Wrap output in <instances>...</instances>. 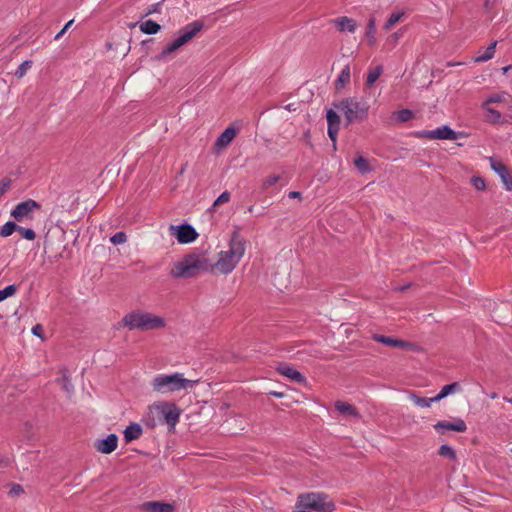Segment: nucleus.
I'll use <instances>...</instances> for the list:
<instances>
[{
    "mask_svg": "<svg viewBox=\"0 0 512 512\" xmlns=\"http://www.w3.org/2000/svg\"><path fill=\"white\" fill-rule=\"evenodd\" d=\"M351 79V69L349 65H345L342 70L340 71L336 81H335V88L336 90L343 89Z\"/></svg>",
    "mask_w": 512,
    "mask_h": 512,
    "instance_id": "nucleus-22",
    "label": "nucleus"
},
{
    "mask_svg": "<svg viewBox=\"0 0 512 512\" xmlns=\"http://www.w3.org/2000/svg\"><path fill=\"white\" fill-rule=\"evenodd\" d=\"M11 179L3 178L0 180V198L10 189Z\"/></svg>",
    "mask_w": 512,
    "mask_h": 512,
    "instance_id": "nucleus-45",
    "label": "nucleus"
},
{
    "mask_svg": "<svg viewBox=\"0 0 512 512\" xmlns=\"http://www.w3.org/2000/svg\"><path fill=\"white\" fill-rule=\"evenodd\" d=\"M504 400H505V401H507L508 403H511V404H512V398L504 397Z\"/></svg>",
    "mask_w": 512,
    "mask_h": 512,
    "instance_id": "nucleus-54",
    "label": "nucleus"
},
{
    "mask_svg": "<svg viewBox=\"0 0 512 512\" xmlns=\"http://www.w3.org/2000/svg\"><path fill=\"white\" fill-rule=\"evenodd\" d=\"M299 196H300V193L296 192V191H293V192L289 193V197H291V198H296V197H299Z\"/></svg>",
    "mask_w": 512,
    "mask_h": 512,
    "instance_id": "nucleus-52",
    "label": "nucleus"
},
{
    "mask_svg": "<svg viewBox=\"0 0 512 512\" xmlns=\"http://www.w3.org/2000/svg\"><path fill=\"white\" fill-rule=\"evenodd\" d=\"M37 328H38V327H35V328H33V330H32L34 335H37V333H38Z\"/></svg>",
    "mask_w": 512,
    "mask_h": 512,
    "instance_id": "nucleus-55",
    "label": "nucleus"
},
{
    "mask_svg": "<svg viewBox=\"0 0 512 512\" xmlns=\"http://www.w3.org/2000/svg\"><path fill=\"white\" fill-rule=\"evenodd\" d=\"M375 28V20L372 18L367 24V29L364 36V39L367 41L369 46H374L376 44Z\"/></svg>",
    "mask_w": 512,
    "mask_h": 512,
    "instance_id": "nucleus-29",
    "label": "nucleus"
},
{
    "mask_svg": "<svg viewBox=\"0 0 512 512\" xmlns=\"http://www.w3.org/2000/svg\"><path fill=\"white\" fill-rule=\"evenodd\" d=\"M203 28L200 21H194L179 30L174 38L169 41L158 55V59L164 60L177 52L181 47L190 42Z\"/></svg>",
    "mask_w": 512,
    "mask_h": 512,
    "instance_id": "nucleus-5",
    "label": "nucleus"
},
{
    "mask_svg": "<svg viewBox=\"0 0 512 512\" xmlns=\"http://www.w3.org/2000/svg\"><path fill=\"white\" fill-rule=\"evenodd\" d=\"M462 391V385L460 382H452L450 384L444 385L439 393L434 396V400L437 402L445 399L450 395H454L456 393H460Z\"/></svg>",
    "mask_w": 512,
    "mask_h": 512,
    "instance_id": "nucleus-20",
    "label": "nucleus"
},
{
    "mask_svg": "<svg viewBox=\"0 0 512 512\" xmlns=\"http://www.w3.org/2000/svg\"><path fill=\"white\" fill-rule=\"evenodd\" d=\"M490 397H491L492 399H495V398H497V394H496V393H492V394L490 395Z\"/></svg>",
    "mask_w": 512,
    "mask_h": 512,
    "instance_id": "nucleus-57",
    "label": "nucleus"
},
{
    "mask_svg": "<svg viewBox=\"0 0 512 512\" xmlns=\"http://www.w3.org/2000/svg\"><path fill=\"white\" fill-rule=\"evenodd\" d=\"M298 507L308 508L315 512H333L335 510L334 501L326 494L305 493L298 496Z\"/></svg>",
    "mask_w": 512,
    "mask_h": 512,
    "instance_id": "nucleus-7",
    "label": "nucleus"
},
{
    "mask_svg": "<svg viewBox=\"0 0 512 512\" xmlns=\"http://www.w3.org/2000/svg\"><path fill=\"white\" fill-rule=\"evenodd\" d=\"M307 510H309V509L308 508H300V507H298V501L296 502L295 512H309Z\"/></svg>",
    "mask_w": 512,
    "mask_h": 512,
    "instance_id": "nucleus-49",
    "label": "nucleus"
},
{
    "mask_svg": "<svg viewBox=\"0 0 512 512\" xmlns=\"http://www.w3.org/2000/svg\"><path fill=\"white\" fill-rule=\"evenodd\" d=\"M141 509L147 512H173L174 506L170 503L149 501L143 503Z\"/></svg>",
    "mask_w": 512,
    "mask_h": 512,
    "instance_id": "nucleus-19",
    "label": "nucleus"
},
{
    "mask_svg": "<svg viewBox=\"0 0 512 512\" xmlns=\"http://www.w3.org/2000/svg\"><path fill=\"white\" fill-rule=\"evenodd\" d=\"M408 397L416 406L421 407V408H430L432 403L437 402L436 400H434V397H432V398L420 397L412 392H410L408 394Z\"/></svg>",
    "mask_w": 512,
    "mask_h": 512,
    "instance_id": "nucleus-26",
    "label": "nucleus"
},
{
    "mask_svg": "<svg viewBox=\"0 0 512 512\" xmlns=\"http://www.w3.org/2000/svg\"><path fill=\"white\" fill-rule=\"evenodd\" d=\"M396 347L406 349V350L416 351V352L421 350V348L418 345L408 342V341H403L400 339H398Z\"/></svg>",
    "mask_w": 512,
    "mask_h": 512,
    "instance_id": "nucleus-39",
    "label": "nucleus"
},
{
    "mask_svg": "<svg viewBox=\"0 0 512 512\" xmlns=\"http://www.w3.org/2000/svg\"><path fill=\"white\" fill-rule=\"evenodd\" d=\"M422 135L429 139H439V140H457L459 138V133L451 129L447 125H443L437 127L433 130L425 131Z\"/></svg>",
    "mask_w": 512,
    "mask_h": 512,
    "instance_id": "nucleus-12",
    "label": "nucleus"
},
{
    "mask_svg": "<svg viewBox=\"0 0 512 512\" xmlns=\"http://www.w3.org/2000/svg\"><path fill=\"white\" fill-rule=\"evenodd\" d=\"M157 6H158V4H157V5H154V6H153V8H152V9H150V10L148 11V13H147V14H151V13L156 12V11H157Z\"/></svg>",
    "mask_w": 512,
    "mask_h": 512,
    "instance_id": "nucleus-53",
    "label": "nucleus"
},
{
    "mask_svg": "<svg viewBox=\"0 0 512 512\" xmlns=\"http://www.w3.org/2000/svg\"><path fill=\"white\" fill-rule=\"evenodd\" d=\"M17 231H19L22 236L27 240H34L36 237L35 232L30 228H23L18 226Z\"/></svg>",
    "mask_w": 512,
    "mask_h": 512,
    "instance_id": "nucleus-43",
    "label": "nucleus"
},
{
    "mask_svg": "<svg viewBox=\"0 0 512 512\" xmlns=\"http://www.w3.org/2000/svg\"><path fill=\"white\" fill-rule=\"evenodd\" d=\"M401 37V34L399 32H395L391 35L390 39L393 41V42H397L399 40V38Z\"/></svg>",
    "mask_w": 512,
    "mask_h": 512,
    "instance_id": "nucleus-47",
    "label": "nucleus"
},
{
    "mask_svg": "<svg viewBox=\"0 0 512 512\" xmlns=\"http://www.w3.org/2000/svg\"><path fill=\"white\" fill-rule=\"evenodd\" d=\"M63 382H64V387L67 391H70L71 390V386L69 385L68 383V379L66 377L63 378Z\"/></svg>",
    "mask_w": 512,
    "mask_h": 512,
    "instance_id": "nucleus-50",
    "label": "nucleus"
},
{
    "mask_svg": "<svg viewBox=\"0 0 512 512\" xmlns=\"http://www.w3.org/2000/svg\"><path fill=\"white\" fill-rule=\"evenodd\" d=\"M37 328H38V327H35V328H33V330H32L34 335H37V333H38Z\"/></svg>",
    "mask_w": 512,
    "mask_h": 512,
    "instance_id": "nucleus-56",
    "label": "nucleus"
},
{
    "mask_svg": "<svg viewBox=\"0 0 512 512\" xmlns=\"http://www.w3.org/2000/svg\"><path fill=\"white\" fill-rule=\"evenodd\" d=\"M110 241L114 245L124 244L127 241V236L124 232H117L110 238Z\"/></svg>",
    "mask_w": 512,
    "mask_h": 512,
    "instance_id": "nucleus-41",
    "label": "nucleus"
},
{
    "mask_svg": "<svg viewBox=\"0 0 512 512\" xmlns=\"http://www.w3.org/2000/svg\"><path fill=\"white\" fill-rule=\"evenodd\" d=\"M247 242L238 232H233L227 248L217 254V260L211 261L210 273L230 274L246 253Z\"/></svg>",
    "mask_w": 512,
    "mask_h": 512,
    "instance_id": "nucleus-1",
    "label": "nucleus"
},
{
    "mask_svg": "<svg viewBox=\"0 0 512 512\" xmlns=\"http://www.w3.org/2000/svg\"><path fill=\"white\" fill-rule=\"evenodd\" d=\"M230 198H231L230 193L228 191H224L214 201L213 206H219L221 204L227 203L230 201Z\"/></svg>",
    "mask_w": 512,
    "mask_h": 512,
    "instance_id": "nucleus-44",
    "label": "nucleus"
},
{
    "mask_svg": "<svg viewBox=\"0 0 512 512\" xmlns=\"http://www.w3.org/2000/svg\"><path fill=\"white\" fill-rule=\"evenodd\" d=\"M124 439L127 443L138 439L142 434V428L137 423H131L124 430Z\"/></svg>",
    "mask_w": 512,
    "mask_h": 512,
    "instance_id": "nucleus-23",
    "label": "nucleus"
},
{
    "mask_svg": "<svg viewBox=\"0 0 512 512\" xmlns=\"http://www.w3.org/2000/svg\"><path fill=\"white\" fill-rule=\"evenodd\" d=\"M276 370L282 376L290 379L293 382H296L299 384L307 383L306 377L292 365H289L287 363H281L277 366Z\"/></svg>",
    "mask_w": 512,
    "mask_h": 512,
    "instance_id": "nucleus-14",
    "label": "nucleus"
},
{
    "mask_svg": "<svg viewBox=\"0 0 512 512\" xmlns=\"http://www.w3.org/2000/svg\"><path fill=\"white\" fill-rule=\"evenodd\" d=\"M39 209L40 205L35 200L28 199L17 204L15 208L11 211V216L17 222H24L27 220H31L33 218L34 212Z\"/></svg>",
    "mask_w": 512,
    "mask_h": 512,
    "instance_id": "nucleus-10",
    "label": "nucleus"
},
{
    "mask_svg": "<svg viewBox=\"0 0 512 512\" xmlns=\"http://www.w3.org/2000/svg\"><path fill=\"white\" fill-rule=\"evenodd\" d=\"M334 106L345 116L348 123L366 119L369 113V106L354 97L343 99Z\"/></svg>",
    "mask_w": 512,
    "mask_h": 512,
    "instance_id": "nucleus-8",
    "label": "nucleus"
},
{
    "mask_svg": "<svg viewBox=\"0 0 512 512\" xmlns=\"http://www.w3.org/2000/svg\"><path fill=\"white\" fill-rule=\"evenodd\" d=\"M140 31L147 35H154L161 29L160 25L153 20L142 22L139 26Z\"/></svg>",
    "mask_w": 512,
    "mask_h": 512,
    "instance_id": "nucleus-28",
    "label": "nucleus"
},
{
    "mask_svg": "<svg viewBox=\"0 0 512 512\" xmlns=\"http://www.w3.org/2000/svg\"><path fill=\"white\" fill-rule=\"evenodd\" d=\"M373 340L379 342V343H382L384 345H387V346H392V347H396L397 346V342H398V339L396 338H392V337H388V336H384V335H379V334H375L372 336Z\"/></svg>",
    "mask_w": 512,
    "mask_h": 512,
    "instance_id": "nucleus-33",
    "label": "nucleus"
},
{
    "mask_svg": "<svg viewBox=\"0 0 512 512\" xmlns=\"http://www.w3.org/2000/svg\"><path fill=\"white\" fill-rule=\"evenodd\" d=\"M94 447L99 453L110 454L118 447V436L112 433L105 438L96 439Z\"/></svg>",
    "mask_w": 512,
    "mask_h": 512,
    "instance_id": "nucleus-13",
    "label": "nucleus"
},
{
    "mask_svg": "<svg viewBox=\"0 0 512 512\" xmlns=\"http://www.w3.org/2000/svg\"><path fill=\"white\" fill-rule=\"evenodd\" d=\"M32 65L33 62L31 60L23 61L15 71L16 77L19 79L23 78L28 72V70L32 67Z\"/></svg>",
    "mask_w": 512,
    "mask_h": 512,
    "instance_id": "nucleus-35",
    "label": "nucleus"
},
{
    "mask_svg": "<svg viewBox=\"0 0 512 512\" xmlns=\"http://www.w3.org/2000/svg\"><path fill=\"white\" fill-rule=\"evenodd\" d=\"M269 394L274 396V397H277V398H283L284 397V393H282V392L271 391Z\"/></svg>",
    "mask_w": 512,
    "mask_h": 512,
    "instance_id": "nucleus-48",
    "label": "nucleus"
},
{
    "mask_svg": "<svg viewBox=\"0 0 512 512\" xmlns=\"http://www.w3.org/2000/svg\"><path fill=\"white\" fill-rule=\"evenodd\" d=\"M497 42H492L483 52L479 51V54L475 57V62H486L493 58L495 53Z\"/></svg>",
    "mask_w": 512,
    "mask_h": 512,
    "instance_id": "nucleus-27",
    "label": "nucleus"
},
{
    "mask_svg": "<svg viewBox=\"0 0 512 512\" xmlns=\"http://www.w3.org/2000/svg\"><path fill=\"white\" fill-rule=\"evenodd\" d=\"M147 413L153 419H162L169 427L174 428L179 422L181 409L171 401H156L148 406Z\"/></svg>",
    "mask_w": 512,
    "mask_h": 512,
    "instance_id": "nucleus-6",
    "label": "nucleus"
},
{
    "mask_svg": "<svg viewBox=\"0 0 512 512\" xmlns=\"http://www.w3.org/2000/svg\"><path fill=\"white\" fill-rule=\"evenodd\" d=\"M122 322L130 330H155L166 326L164 317L144 310H134L127 313Z\"/></svg>",
    "mask_w": 512,
    "mask_h": 512,
    "instance_id": "nucleus-4",
    "label": "nucleus"
},
{
    "mask_svg": "<svg viewBox=\"0 0 512 512\" xmlns=\"http://www.w3.org/2000/svg\"><path fill=\"white\" fill-rule=\"evenodd\" d=\"M279 180H280L279 175H276V174L269 175L263 180V187L268 188V187L274 186Z\"/></svg>",
    "mask_w": 512,
    "mask_h": 512,
    "instance_id": "nucleus-42",
    "label": "nucleus"
},
{
    "mask_svg": "<svg viewBox=\"0 0 512 512\" xmlns=\"http://www.w3.org/2000/svg\"><path fill=\"white\" fill-rule=\"evenodd\" d=\"M383 73V67L381 65H377L375 67H371L368 70L365 85L367 88H371L374 83L378 80V78Z\"/></svg>",
    "mask_w": 512,
    "mask_h": 512,
    "instance_id": "nucleus-25",
    "label": "nucleus"
},
{
    "mask_svg": "<svg viewBox=\"0 0 512 512\" xmlns=\"http://www.w3.org/2000/svg\"><path fill=\"white\" fill-rule=\"evenodd\" d=\"M236 129L233 127H227L215 142V148L220 151L225 149L235 138Z\"/></svg>",
    "mask_w": 512,
    "mask_h": 512,
    "instance_id": "nucleus-18",
    "label": "nucleus"
},
{
    "mask_svg": "<svg viewBox=\"0 0 512 512\" xmlns=\"http://www.w3.org/2000/svg\"><path fill=\"white\" fill-rule=\"evenodd\" d=\"M327 121H328V135L333 142V145H336V138L339 131L340 126V118L336 111L330 109L327 111Z\"/></svg>",
    "mask_w": 512,
    "mask_h": 512,
    "instance_id": "nucleus-17",
    "label": "nucleus"
},
{
    "mask_svg": "<svg viewBox=\"0 0 512 512\" xmlns=\"http://www.w3.org/2000/svg\"><path fill=\"white\" fill-rule=\"evenodd\" d=\"M482 108L484 109V112H485L484 116H485L486 121L493 123V124H497L502 121L501 113L498 112L497 110L491 108L489 104L482 103Z\"/></svg>",
    "mask_w": 512,
    "mask_h": 512,
    "instance_id": "nucleus-24",
    "label": "nucleus"
},
{
    "mask_svg": "<svg viewBox=\"0 0 512 512\" xmlns=\"http://www.w3.org/2000/svg\"><path fill=\"white\" fill-rule=\"evenodd\" d=\"M354 165L360 173H368L371 171L368 160L361 155L355 158Z\"/></svg>",
    "mask_w": 512,
    "mask_h": 512,
    "instance_id": "nucleus-31",
    "label": "nucleus"
},
{
    "mask_svg": "<svg viewBox=\"0 0 512 512\" xmlns=\"http://www.w3.org/2000/svg\"><path fill=\"white\" fill-rule=\"evenodd\" d=\"M331 23L340 33H354L358 28L356 20L348 16L337 17Z\"/></svg>",
    "mask_w": 512,
    "mask_h": 512,
    "instance_id": "nucleus-16",
    "label": "nucleus"
},
{
    "mask_svg": "<svg viewBox=\"0 0 512 512\" xmlns=\"http://www.w3.org/2000/svg\"><path fill=\"white\" fill-rule=\"evenodd\" d=\"M335 408L340 414H342L346 417H351V418L359 417V413L356 410V408L347 402L337 401L335 403Z\"/></svg>",
    "mask_w": 512,
    "mask_h": 512,
    "instance_id": "nucleus-21",
    "label": "nucleus"
},
{
    "mask_svg": "<svg viewBox=\"0 0 512 512\" xmlns=\"http://www.w3.org/2000/svg\"><path fill=\"white\" fill-rule=\"evenodd\" d=\"M198 380L184 377L182 373L158 374L150 382L151 389L158 395H169L193 389Z\"/></svg>",
    "mask_w": 512,
    "mask_h": 512,
    "instance_id": "nucleus-3",
    "label": "nucleus"
},
{
    "mask_svg": "<svg viewBox=\"0 0 512 512\" xmlns=\"http://www.w3.org/2000/svg\"><path fill=\"white\" fill-rule=\"evenodd\" d=\"M414 114L409 109H402L396 113V118L400 122H406L413 118Z\"/></svg>",
    "mask_w": 512,
    "mask_h": 512,
    "instance_id": "nucleus-38",
    "label": "nucleus"
},
{
    "mask_svg": "<svg viewBox=\"0 0 512 512\" xmlns=\"http://www.w3.org/2000/svg\"><path fill=\"white\" fill-rule=\"evenodd\" d=\"M508 98L507 93H495L486 98V100L483 102L485 104H492V103H502L505 102Z\"/></svg>",
    "mask_w": 512,
    "mask_h": 512,
    "instance_id": "nucleus-34",
    "label": "nucleus"
},
{
    "mask_svg": "<svg viewBox=\"0 0 512 512\" xmlns=\"http://www.w3.org/2000/svg\"><path fill=\"white\" fill-rule=\"evenodd\" d=\"M434 429L440 433L445 434L448 431L465 432L467 425L462 418H454L452 421H439L434 425Z\"/></svg>",
    "mask_w": 512,
    "mask_h": 512,
    "instance_id": "nucleus-11",
    "label": "nucleus"
},
{
    "mask_svg": "<svg viewBox=\"0 0 512 512\" xmlns=\"http://www.w3.org/2000/svg\"><path fill=\"white\" fill-rule=\"evenodd\" d=\"M471 184L477 191H484L486 189L485 180L480 176H473L471 178Z\"/></svg>",
    "mask_w": 512,
    "mask_h": 512,
    "instance_id": "nucleus-40",
    "label": "nucleus"
},
{
    "mask_svg": "<svg viewBox=\"0 0 512 512\" xmlns=\"http://www.w3.org/2000/svg\"><path fill=\"white\" fill-rule=\"evenodd\" d=\"M404 13L401 11H394L390 14L389 18L386 20L383 28L386 31H389L395 24H397L400 19L403 17Z\"/></svg>",
    "mask_w": 512,
    "mask_h": 512,
    "instance_id": "nucleus-30",
    "label": "nucleus"
},
{
    "mask_svg": "<svg viewBox=\"0 0 512 512\" xmlns=\"http://www.w3.org/2000/svg\"><path fill=\"white\" fill-rule=\"evenodd\" d=\"M73 22V20L68 21L61 29V31L56 34L55 39L58 40L59 38H61L64 35V33L70 28Z\"/></svg>",
    "mask_w": 512,
    "mask_h": 512,
    "instance_id": "nucleus-46",
    "label": "nucleus"
},
{
    "mask_svg": "<svg viewBox=\"0 0 512 512\" xmlns=\"http://www.w3.org/2000/svg\"><path fill=\"white\" fill-rule=\"evenodd\" d=\"M491 168L498 174L507 191H512V175L509 173L507 167L499 161L491 160Z\"/></svg>",
    "mask_w": 512,
    "mask_h": 512,
    "instance_id": "nucleus-15",
    "label": "nucleus"
},
{
    "mask_svg": "<svg viewBox=\"0 0 512 512\" xmlns=\"http://www.w3.org/2000/svg\"><path fill=\"white\" fill-rule=\"evenodd\" d=\"M169 234L176 239L179 244L186 245L194 242L199 234L196 229L187 223L179 225H170Z\"/></svg>",
    "mask_w": 512,
    "mask_h": 512,
    "instance_id": "nucleus-9",
    "label": "nucleus"
},
{
    "mask_svg": "<svg viewBox=\"0 0 512 512\" xmlns=\"http://www.w3.org/2000/svg\"><path fill=\"white\" fill-rule=\"evenodd\" d=\"M12 492H14L16 494L21 493L22 492L21 486H19V485L14 486L12 489Z\"/></svg>",
    "mask_w": 512,
    "mask_h": 512,
    "instance_id": "nucleus-51",
    "label": "nucleus"
},
{
    "mask_svg": "<svg viewBox=\"0 0 512 512\" xmlns=\"http://www.w3.org/2000/svg\"><path fill=\"white\" fill-rule=\"evenodd\" d=\"M439 455H441L442 457L449 458L451 460H455V458H456V453H455L454 449L450 445H447V444H443L440 446Z\"/></svg>",
    "mask_w": 512,
    "mask_h": 512,
    "instance_id": "nucleus-37",
    "label": "nucleus"
},
{
    "mask_svg": "<svg viewBox=\"0 0 512 512\" xmlns=\"http://www.w3.org/2000/svg\"><path fill=\"white\" fill-rule=\"evenodd\" d=\"M18 226L14 222H6L3 226L0 227V236L2 237H8L10 236L14 231H16Z\"/></svg>",
    "mask_w": 512,
    "mask_h": 512,
    "instance_id": "nucleus-36",
    "label": "nucleus"
},
{
    "mask_svg": "<svg viewBox=\"0 0 512 512\" xmlns=\"http://www.w3.org/2000/svg\"><path fill=\"white\" fill-rule=\"evenodd\" d=\"M211 271V260L206 253H191L174 262L170 275L174 278L184 279L199 275L201 272Z\"/></svg>",
    "mask_w": 512,
    "mask_h": 512,
    "instance_id": "nucleus-2",
    "label": "nucleus"
},
{
    "mask_svg": "<svg viewBox=\"0 0 512 512\" xmlns=\"http://www.w3.org/2000/svg\"><path fill=\"white\" fill-rule=\"evenodd\" d=\"M18 287L15 284L0 289V303L16 294Z\"/></svg>",
    "mask_w": 512,
    "mask_h": 512,
    "instance_id": "nucleus-32",
    "label": "nucleus"
}]
</instances>
